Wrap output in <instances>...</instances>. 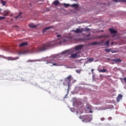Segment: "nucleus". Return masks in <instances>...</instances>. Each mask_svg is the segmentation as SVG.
Instances as JSON below:
<instances>
[{
	"label": "nucleus",
	"instance_id": "nucleus-1",
	"mask_svg": "<svg viewBox=\"0 0 126 126\" xmlns=\"http://www.w3.org/2000/svg\"><path fill=\"white\" fill-rule=\"evenodd\" d=\"M55 45V42L54 41H50V42L45 43L42 44L41 46H38L36 48L37 52H43L48 50L49 47L54 46Z\"/></svg>",
	"mask_w": 126,
	"mask_h": 126
},
{
	"label": "nucleus",
	"instance_id": "nucleus-2",
	"mask_svg": "<svg viewBox=\"0 0 126 126\" xmlns=\"http://www.w3.org/2000/svg\"><path fill=\"white\" fill-rule=\"evenodd\" d=\"M64 82L63 83V84L64 86H68V90L69 89L70 85L71 84V76L69 75L68 77H66L64 79Z\"/></svg>",
	"mask_w": 126,
	"mask_h": 126
},
{
	"label": "nucleus",
	"instance_id": "nucleus-3",
	"mask_svg": "<svg viewBox=\"0 0 126 126\" xmlns=\"http://www.w3.org/2000/svg\"><path fill=\"white\" fill-rule=\"evenodd\" d=\"M80 119H82L83 122H90V117L89 115H83L80 116Z\"/></svg>",
	"mask_w": 126,
	"mask_h": 126
},
{
	"label": "nucleus",
	"instance_id": "nucleus-4",
	"mask_svg": "<svg viewBox=\"0 0 126 126\" xmlns=\"http://www.w3.org/2000/svg\"><path fill=\"white\" fill-rule=\"evenodd\" d=\"M79 57V52H76L75 54H72L69 58L71 59H76Z\"/></svg>",
	"mask_w": 126,
	"mask_h": 126
},
{
	"label": "nucleus",
	"instance_id": "nucleus-5",
	"mask_svg": "<svg viewBox=\"0 0 126 126\" xmlns=\"http://www.w3.org/2000/svg\"><path fill=\"white\" fill-rule=\"evenodd\" d=\"M83 32H84V29H80L77 28L76 30L74 31V32H75L76 33H80Z\"/></svg>",
	"mask_w": 126,
	"mask_h": 126
},
{
	"label": "nucleus",
	"instance_id": "nucleus-6",
	"mask_svg": "<svg viewBox=\"0 0 126 126\" xmlns=\"http://www.w3.org/2000/svg\"><path fill=\"white\" fill-rule=\"evenodd\" d=\"M105 51L107 53L111 52L112 53H116L117 52L116 50H112V48L105 49Z\"/></svg>",
	"mask_w": 126,
	"mask_h": 126
},
{
	"label": "nucleus",
	"instance_id": "nucleus-7",
	"mask_svg": "<svg viewBox=\"0 0 126 126\" xmlns=\"http://www.w3.org/2000/svg\"><path fill=\"white\" fill-rule=\"evenodd\" d=\"M28 44H29V42H28L27 41H26L25 42L21 43V44H20L19 45V47H20V48H22L26 46H28Z\"/></svg>",
	"mask_w": 126,
	"mask_h": 126
},
{
	"label": "nucleus",
	"instance_id": "nucleus-8",
	"mask_svg": "<svg viewBox=\"0 0 126 126\" xmlns=\"http://www.w3.org/2000/svg\"><path fill=\"white\" fill-rule=\"evenodd\" d=\"M17 60H19V57H16L15 58H13L12 57H9L8 58V60L9 61H16Z\"/></svg>",
	"mask_w": 126,
	"mask_h": 126
},
{
	"label": "nucleus",
	"instance_id": "nucleus-9",
	"mask_svg": "<svg viewBox=\"0 0 126 126\" xmlns=\"http://www.w3.org/2000/svg\"><path fill=\"white\" fill-rule=\"evenodd\" d=\"M28 53H29L28 50H23L22 51H20V52H18L19 55H25Z\"/></svg>",
	"mask_w": 126,
	"mask_h": 126
},
{
	"label": "nucleus",
	"instance_id": "nucleus-10",
	"mask_svg": "<svg viewBox=\"0 0 126 126\" xmlns=\"http://www.w3.org/2000/svg\"><path fill=\"white\" fill-rule=\"evenodd\" d=\"M122 98H123V95L121 94H119V95H118L117 98V102L119 103L120 102V100H122Z\"/></svg>",
	"mask_w": 126,
	"mask_h": 126
},
{
	"label": "nucleus",
	"instance_id": "nucleus-11",
	"mask_svg": "<svg viewBox=\"0 0 126 126\" xmlns=\"http://www.w3.org/2000/svg\"><path fill=\"white\" fill-rule=\"evenodd\" d=\"M108 31H109V32L112 33V34H116L117 32L114 29H112V28H110L109 29V30H108Z\"/></svg>",
	"mask_w": 126,
	"mask_h": 126
},
{
	"label": "nucleus",
	"instance_id": "nucleus-12",
	"mask_svg": "<svg viewBox=\"0 0 126 126\" xmlns=\"http://www.w3.org/2000/svg\"><path fill=\"white\" fill-rule=\"evenodd\" d=\"M71 6L72 7H75V9H78V7H79V5H78V4H72L71 5Z\"/></svg>",
	"mask_w": 126,
	"mask_h": 126
},
{
	"label": "nucleus",
	"instance_id": "nucleus-13",
	"mask_svg": "<svg viewBox=\"0 0 126 126\" xmlns=\"http://www.w3.org/2000/svg\"><path fill=\"white\" fill-rule=\"evenodd\" d=\"M83 48V46L82 45H78L75 46V50H81Z\"/></svg>",
	"mask_w": 126,
	"mask_h": 126
},
{
	"label": "nucleus",
	"instance_id": "nucleus-14",
	"mask_svg": "<svg viewBox=\"0 0 126 126\" xmlns=\"http://www.w3.org/2000/svg\"><path fill=\"white\" fill-rule=\"evenodd\" d=\"M115 2H126V0H112Z\"/></svg>",
	"mask_w": 126,
	"mask_h": 126
},
{
	"label": "nucleus",
	"instance_id": "nucleus-15",
	"mask_svg": "<svg viewBox=\"0 0 126 126\" xmlns=\"http://www.w3.org/2000/svg\"><path fill=\"white\" fill-rule=\"evenodd\" d=\"M52 28H53V27H46V28H44V29H43V32H46V31H48Z\"/></svg>",
	"mask_w": 126,
	"mask_h": 126
},
{
	"label": "nucleus",
	"instance_id": "nucleus-16",
	"mask_svg": "<svg viewBox=\"0 0 126 126\" xmlns=\"http://www.w3.org/2000/svg\"><path fill=\"white\" fill-rule=\"evenodd\" d=\"M112 61L117 63H121L122 62V61L120 59H113Z\"/></svg>",
	"mask_w": 126,
	"mask_h": 126
},
{
	"label": "nucleus",
	"instance_id": "nucleus-17",
	"mask_svg": "<svg viewBox=\"0 0 126 126\" xmlns=\"http://www.w3.org/2000/svg\"><path fill=\"white\" fill-rule=\"evenodd\" d=\"M98 71L99 73H106L107 72V70L103 68V69H98Z\"/></svg>",
	"mask_w": 126,
	"mask_h": 126
},
{
	"label": "nucleus",
	"instance_id": "nucleus-18",
	"mask_svg": "<svg viewBox=\"0 0 126 126\" xmlns=\"http://www.w3.org/2000/svg\"><path fill=\"white\" fill-rule=\"evenodd\" d=\"M62 5L65 8H68V7H70V4H68V3L66 4L65 3H63L62 4Z\"/></svg>",
	"mask_w": 126,
	"mask_h": 126
},
{
	"label": "nucleus",
	"instance_id": "nucleus-19",
	"mask_svg": "<svg viewBox=\"0 0 126 126\" xmlns=\"http://www.w3.org/2000/svg\"><path fill=\"white\" fill-rule=\"evenodd\" d=\"M29 27H30V28L32 29H34L36 28V26L34 25L33 23L29 25Z\"/></svg>",
	"mask_w": 126,
	"mask_h": 126
},
{
	"label": "nucleus",
	"instance_id": "nucleus-20",
	"mask_svg": "<svg viewBox=\"0 0 126 126\" xmlns=\"http://www.w3.org/2000/svg\"><path fill=\"white\" fill-rule=\"evenodd\" d=\"M59 0H55L54 2H53V4L55 5H58L59 4Z\"/></svg>",
	"mask_w": 126,
	"mask_h": 126
},
{
	"label": "nucleus",
	"instance_id": "nucleus-21",
	"mask_svg": "<svg viewBox=\"0 0 126 126\" xmlns=\"http://www.w3.org/2000/svg\"><path fill=\"white\" fill-rule=\"evenodd\" d=\"M100 44L99 42H92L91 43V45L94 46V45H98Z\"/></svg>",
	"mask_w": 126,
	"mask_h": 126
},
{
	"label": "nucleus",
	"instance_id": "nucleus-22",
	"mask_svg": "<svg viewBox=\"0 0 126 126\" xmlns=\"http://www.w3.org/2000/svg\"><path fill=\"white\" fill-rule=\"evenodd\" d=\"M93 61H94V59H93V58H90V59H89L88 61H87V63H91L92 62H93Z\"/></svg>",
	"mask_w": 126,
	"mask_h": 126
},
{
	"label": "nucleus",
	"instance_id": "nucleus-23",
	"mask_svg": "<svg viewBox=\"0 0 126 126\" xmlns=\"http://www.w3.org/2000/svg\"><path fill=\"white\" fill-rule=\"evenodd\" d=\"M70 52V50H65L63 51V52H62V54H65L67 53H69Z\"/></svg>",
	"mask_w": 126,
	"mask_h": 126
},
{
	"label": "nucleus",
	"instance_id": "nucleus-24",
	"mask_svg": "<svg viewBox=\"0 0 126 126\" xmlns=\"http://www.w3.org/2000/svg\"><path fill=\"white\" fill-rule=\"evenodd\" d=\"M22 14V12H20V13H19L18 15H17V16H16L15 17V19H17L18 18H19V17L20 16V15H21Z\"/></svg>",
	"mask_w": 126,
	"mask_h": 126
},
{
	"label": "nucleus",
	"instance_id": "nucleus-25",
	"mask_svg": "<svg viewBox=\"0 0 126 126\" xmlns=\"http://www.w3.org/2000/svg\"><path fill=\"white\" fill-rule=\"evenodd\" d=\"M36 62V60H28V61H27V62H28V63H34V62Z\"/></svg>",
	"mask_w": 126,
	"mask_h": 126
},
{
	"label": "nucleus",
	"instance_id": "nucleus-26",
	"mask_svg": "<svg viewBox=\"0 0 126 126\" xmlns=\"http://www.w3.org/2000/svg\"><path fill=\"white\" fill-rule=\"evenodd\" d=\"M1 3L2 5H5L6 2L3 1V0H1Z\"/></svg>",
	"mask_w": 126,
	"mask_h": 126
},
{
	"label": "nucleus",
	"instance_id": "nucleus-27",
	"mask_svg": "<svg viewBox=\"0 0 126 126\" xmlns=\"http://www.w3.org/2000/svg\"><path fill=\"white\" fill-rule=\"evenodd\" d=\"M105 44L106 46H109V40H108L105 42Z\"/></svg>",
	"mask_w": 126,
	"mask_h": 126
},
{
	"label": "nucleus",
	"instance_id": "nucleus-28",
	"mask_svg": "<svg viewBox=\"0 0 126 126\" xmlns=\"http://www.w3.org/2000/svg\"><path fill=\"white\" fill-rule=\"evenodd\" d=\"M90 29L89 28H86V29H84V32H88V31H90Z\"/></svg>",
	"mask_w": 126,
	"mask_h": 126
},
{
	"label": "nucleus",
	"instance_id": "nucleus-29",
	"mask_svg": "<svg viewBox=\"0 0 126 126\" xmlns=\"http://www.w3.org/2000/svg\"><path fill=\"white\" fill-rule=\"evenodd\" d=\"M98 37H99V38H105V37H106V36L104 34H102V35H100L99 36H98Z\"/></svg>",
	"mask_w": 126,
	"mask_h": 126
},
{
	"label": "nucleus",
	"instance_id": "nucleus-30",
	"mask_svg": "<svg viewBox=\"0 0 126 126\" xmlns=\"http://www.w3.org/2000/svg\"><path fill=\"white\" fill-rule=\"evenodd\" d=\"M0 18L1 20H2L3 19H5V17H1V16H0Z\"/></svg>",
	"mask_w": 126,
	"mask_h": 126
},
{
	"label": "nucleus",
	"instance_id": "nucleus-31",
	"mask_svg": "<svg viewBox=\"0 0 126 126\" xmlns=\"http://www.w3.org/2000/svg\"><path fill=\"white\" fill-rule=\"evenodd\" d=\"M8 13H9V12H6V14H3V16H7Z\"/></svg>",
	"mask_w": 126,
	"mask_h": 126
},
{
	"label": "nucleus",
	"instance_id": "nucleus-32",
	"mask_svg": "<svg viewBox=\"0 0 126 126\" xmlns=\"http://www.w3.org/2000/svg\"><path fill=\"white\" fill-rule=\"evenodd\" d=\"M104 120H105V118L104 117H102V118H100L101 121H104Z\"/></svg>",
	"mask_w": 126,
	"mask_h": 126
},
{
	"label": "nucleus",
	"instance_id": "nucleus-33",
	"mask_svg": "<svg viewBox=\"0 0 126 126\" xmlns=\"http://www.w3.org/2000/svg\"><path fill=\"white\" fill-rule=\"evenodd\" d=\"M90 35H91V33H89L88 34H86V36L87 37H89Z\"/></svg>",
	"mask_w": 126,
	"mask_h": 126
},
{
	"label": "nucleus",
	"instance_id": "nucleus-34",
	"mask_svg": "<svg viewBox=\"0 0 126 126\" xmlns=\"http://www.w3.org/2000/svg\"><path fill=\"white\" fill-rule=\"evenodd\" d=\"M53 65L57 66V64L56 63H53L52 65H50V66H53Z\"/></svg>",
	"mask_w": 126,
	"mask_h": 126
},
{
	"label": "nucleus",
	"instance_id": "nucleus-35",
	"mask_svg": "<svg viewBox=\"0 0 126 126\" xmlns=\"http://www.w3.org/2000/svg\"><path fill=\"white\" fill-rule=\"evenodd\" d=\"M57 37H60L61 36V34H57Z\"/></svg>",
	"mask_w": 126,
	"mask_h": 126
},
{
	"label": "nucleus",
	"instance_id": "nucleus-36",
	"mask_svg": "<svg viewBox=\"0 0 126 126\" xmlns=\"http://www.w3.org/2000/svg\"><path fill=\"white\" fill-rule=\"evenodd\" d=\"M108 120L111 121L112 119V117H109L108 118Z\"/></svg>",
	"mask_w": 126,
	"mask_h": 126
},
{
	"label": "nucleus",
	"instance_id": "nucleus-37",
	"mask_svg": "<svg viewBox=\"0 0 126 126\" xmlns=\"http://www.w3.org/2000/svg\"><path fill=\"white\" fill-rule=\"evenodd\" d=\"M124 80L125 82H126V77H124Z\"/></svg>",
	"mask_w": 126,
	"mask_h": 126
},
{
	"label": "nucleus",
	"instance_id": "nucleus-38",
	"mask_svg": "<svg viewBox=\"0 0 126 126\" xmlns=\"http://www.w3.org/2000/svg\"><path fill=\"white\" fill-rule=\"evenodd\" d=\"M47 63H51V62H48Z\"/></svg>",
	"mask_w": 126,
	"mask_h": 126
},
{
	"label": "nucleus",
	"instance_id": "nucleus-39",
	"mask_svg": "<svg viewBox=\"0 0 126 126\" xmlns=\"http://www.w3.org/2000/svg\"><path fill=\"white\" fill-rule=\"evenodd\" d=\"M14 27H16V28H18V26L17 25L14 26Z\"/></svg>",
	"mask_w": 126,
	"mask_h": 126
},
{
	"label": "nucleus",
	"instance_id": "nucleus-40",
	"mask_svg": "<svg viewBox=\"0 0 126 126\" xmlns=\"http://www.w3.org/2000/svg\"><path fill=\"white\" fill-rule=\"evenodd\" d=\"M87 109H91V108H90V107H87Z\"/></svg>",
	"mask_w": 126,
	"mask_h": 126
},
{
	"label": "nucleus",
	"instance_id": "nucleus-41",
	"mask_svg": "<svg viewBox=\"0 0 126 126\" xmlns=\"http://www.w3.org/2000/svg\"><path fill=\"white\" fill-rule=\"evenodd\" d=\"M91 112V113H93L92 111H91V112Z\"/></svg>",
	"mask_w": 126,
	"mask_h": 126
},
{
	"label": "nucleus",
	"instance_id": "nucleus-42",
	"mask_svg": "<svg viewBox=\"0 0 126 126\" xmlns=\"http://www.w3.org/2000/svg\"><path fill=\"white\" fill-rule=\"evenodd\" d=\"M93 70H94V69L91 70V71H92V72L93 71Z\"/></svg>",
	"mask_w": 126,
	"mask_h": 126
},
{
	"label": "nucleus",
	"instance_id": "nucleus-43",
	"mask_svg": "<svg viewBox=\"0 0 126 126\" xmlns=\"http://www.w3.org/2000/svg\"><path fill=\"white\" fill-rule=\"evenodd\" d=\"M1 10H2L0 9V11H1Z\"/></svg>",
	"mask_w": 126,
	"mask_h": 126
},
{
	"label": "nucleus",
	"instance_id": "nucleus-44",
	"mask_svg": "<svg viewBox=\"0 0 126 126\" xmlns=\"http://www.w3.org/2000/svg\"><path fill=\"white\" fill-rule=\"evenodd\" d=\"M112 37H114V35H113Z\"/></svg>",
	"mask_w": 126,
	"mask_h": 126
},
{
	"label": "nucleus",
	"instance_id": "nucleus-45",
	"mask_svg": "<svg viewBox=\"0 0 126 126\" xmlns=\"http://www.w3.org/2000/svg\"><path fill=\"white\" fill-rule=\"evenodd\" d=\"M113 43H114V42H112V43H111V44H113Z\"/></svg>",
	"mask_w": 126,
	"mask_h": 126
},
{
	"label": "nucleus",
	"instance_id": "nucleus-46",
	"mask_svg": "<svg viewBox=\"0 0 126 126\" xmlns=\"http://www.w3.org/2000/svg\"><path fill=\"white\" fill-rule=\"evenodd\" d=\"M0 20H1V18H0Z\"/></svg>",
	"mask_w": 126,
	"mask_h": 126
},
{
	"label": "nucleus",
	"instance_id": "nucleus-47",
	"mask_svg": "<svg viewBox=\"0 0 126 126\" xmlns=\"http://www.w3.org/2000/svg\"><path fill=\"white\" fill-rule=\"evenodd\" d=\"M108 60H110V59H108Z\"/></svg>",
	"mask_w": 126,
	"mask_h": 126
},
{
	"label": "nucleus",
	"instance_id": "nucleus-48",
	"mask_svg": "<svg viewBox=\"0 0 126 126\" xmlns=\"http://www.w3.org/2000/svg\"><path fill=\"white\" fill-rule=\"evenodd\" d=\"M101 32H103V31H101Z\"/></svg>",
	"mask_w": 126,
	"mask_h": 126
},
{
	"label": "nucleus",
	"instance_id": "nucleus-49",
	"mask_svg": "<svg viewBox=\"0 0 126 126\" xmlns=\"http://www.w3.org/2000/svg\"><path fill=\"white\" fill-rule=\"evenodd\" d=\"M61 43V42H60V43Z\"/></svg>",
	"mask_w": 126,
	"mask_h": 126
},
{
	"label": "nucleus",
	"instance_id": "nucleus-50",
	"mask_svg": "<svg viewBox=\"0 0 126 126\" xmlns=\"http://www.w3.org/2000/svg\"><path fill=\"white\" fill-rule=\"evenodd\" d=\"M125 83H126V82H125Z\"/></svg>",
	"mask_w": 126,
	"mask_h": 126
}]
</instances>
